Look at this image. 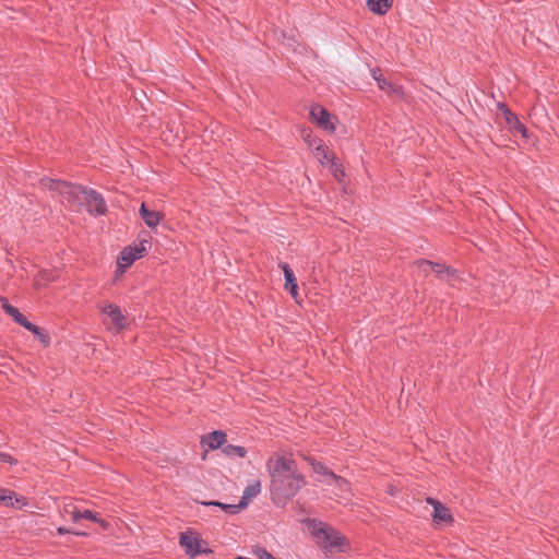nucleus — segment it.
<instances>
[{"label":"nucleus","instance_id":"b1692460","mask_svg":"<svg viewBox=\"0 0 559 559\" xmlns=\"http://www.w3.org/2000/svg\"><path fill=\"white\" fill-rule=\"evenodd\" d=\"M431 272L435 273L438 276H441L443 274L454 275V273H455L450 267H448V266H445L443 264H440V263H435V262H431Z\"/></svg>","mask_w":559,"mask_h":559},{"label":"nucleus","instance_id":"72a5a7b5","mask_svg":"<svg viewBox=\"0 0 559 559\" xmlns=\"http://www.w3.org/2000/svg\"><path fill=\"white\" fill-rule=\"evenodd\" d=\"M58 533H59L60 535H62V534H70V533H71V534H75V535H81V536H85V535H86V533H82V532H74V531H71V530L66 528V527H59V528H58Z\"/></svg>","mask_w":559,"mask_h":559},{"label":"nucleus","instance_id":"f704fd0d","mask_svg":"<svg viewBox=\"0 0 559 559\" xmlns=\"http://www.w3.org/2000/svg\"><path fill=\"white\" fill-rule=\"evenodd\" d=\"M371 75L372 78L378 82V79H382V75L381 73L379 72V70H371Z\"/></svg>","mask_w":559,"mask_h":559},{"label":"nucleus","instance_id":"393cba45","mask_svg":"<svg viewBox=\"0 0 559 559\" xmlns=\"http://www.w3.org/2000/svg\"><path fill=\"white\" fill-rule=\"evenodd\" d=\"M53 280V276L51 273L47 272V271H40L36 277H35V286L36 287H41L44 286L47 282L49 281H52Z\"/></svg>","mask_w":559,"mask_h":559},{"label":"nucleus","instance_id":"aec40b11","mask_svg":"<svg viewBox=\"0 0 559 559\" xmlns=\"http://www.w3.org/2000/svg\"><path fill=\"white\" fill-rule=\"evenodd\" d=\"M261 491V484L259 480H254L252 481L251 484H249L245 490H243V495L241 497V500L240 501H245L246 502V506L248 504V502L257 497Z\"/></svg>","mask_w":559,"mask_h":559},{"label":"nucleus","instance_id":"f8f14e48","mask_svg":"<svg viewBox=\"0 0 559 559\" xmlns=\"http://www.w3.org/2000/svg\"><path fill=\"white\" fill-rule=\"evenodd\" d=\"M1 308L20 325L25 329H33L34 324L31 323L26 317L19 311L17 308L11 306L7 298L0 297Z\"/></svg>","mask_w":559,"mask_h":559},{"label":"nucleus","instance_id":"6ab92c4d","mask_svg":"<svg viewBox=\"0 0 559 559\" xmlns=\"http://www.w3.org/2000/svg\"><path fill=\"white\" fill-rule=\"evenodd\" d=\"M202 504L219 507L224 512H226L228 514H235L238 511L246 508L245 501H240L238 504H227V503H222L218 501H204V502H202Z\"/></svg>","mask_w":559,"mask_h":559},{"label":"nucleus","instance_id":"6e6552de","mask_svg":"<svg viewBox=\"0 0 559 559\" xmlns=\"http://www.w3.org/2000/svg\"><path fill=\"white\" fill-rule=\"evenodd\" d=\"M179 543L190 557L210 551L206 547V543L192 532L181 533Z\"/></svg>","mask_w":559,"mask_h":559},{"label":"nucleus","instance_id":"9b49d317","mask_svg":"<svg viewBox=\"0 0 559 559\" xmlns=\"http://www.w3.org/2000/svg\"><path fill=\"white\" fill-rule=\"evenodd\" d=\"M427 502L433 507L432 520L436 524L452 522L450 510L444 504L432 498H427Z\"/></svg>","mask_w":559,"mask_h":559},{"label":"nucleus","instance_id":"4468645a","mask_svg":"<svg viewBox=\"0 0 559 559\" xmlns=\"http://www.w3.org/2000/svg\"><path fill=\"white\" fill-rule=\"evenodd\" d=\"M0 502L7 507H15L21 509L27 504L26 498L16 495L14 491L9 489L0 488Z\"/></svg>","mask_w":559,"mask_h":559},{"label":"nucleus","instance_id":"bb28decb","mask_svg":"<svg viewBox=\"0 0 559 559\" xmlns=\"http://www.w3.org/2000/svg\"><path fill=\"white\" fill-rule=\"evenodd\" d=\"M309 463L311 464V466L316 473L328 476L330 478V474L332 472L329 471V468L326 466H324L323 464H321L319 462H314L313 460H309Z\"/></svg>","mask_w":559,"mask_h":559},{"label":"nucleus","instance_id":"dca6fc26","mask_svg":"<svg viewBox=\"0 0 559 559\" xmlns=\"http://www.w3.org/2000/svg\"><path fill=\"white\" fill-rule=\"evenodd\" d=\"M280 267L283 270L285 276V289L296 299L298 296V285L293 270L287 263H281Z\"/></svg>","mask_w":559,"mask_h":559},{"label":"nucleus","instance_id":"7c9ffc66","mask_svg":"<svg viewBox=\"0 0 559 559\" xmlns=\"http://www.w3.org/2000/svg\"><path fill=\"white\" fill-rule=\"evenodd\" d=\"M330 169L333 171V175L340 179L341 176L344 175V171L341 167V165L336 162V159H333L329 163Z\"/></svg>","mask_w":559,"mask_h":559},{"label":"nucleus","instance_id":"2f4dec72","mask_svg":"<svg viewBox=\"0 0 559 559\" xmlns=\"http://www.w3.org/2000/svg\"><path fill=\"white\" fill-rule=\"evenodd\" d=\"M304 140L309 147H313L316 150V146L318 145V143H316L314 140H320V139L312 136L311 131H308L304 134Z\"/></svg>","mask_w":559,"mask_h":559},{"label":"nucleus","instance_id":"0eeeda50","mask_svg":"<svg viewBox=\"0 0 559 559\" xmlns=\"http://www.w3.org/2000/svg\"><path fill=\"white\" fill-rule=\"evenodd\" d=\"M310 118L319 128L331 133L335 132L337 118L321 105L311 106Z\"/></svg>","mask_w":559,"mask_h":559},{"label":"nucleus","instance_id":"20e7f679","mask_svg":"<svg viewBox=\"0 0 559 559\" xmlns=\"http://www.w3.org/2000/svg\"><path fill=\"white\" fill-rule=\"evenodd\" d=\"M266 467L272 479H275L277 486L281 485V477L290 475V473L297 471L296 462L282 454L272 455L266 463Z\"/></svg>","mask_w":559,"mask_h":559},{"label":"nucleus","instance_id":"c756f323","mask_svg":"<svg viewBox=\"0 0 559 559\" xmlns=\"http://www.w3.org/2000/svg\"><path fill=\"white\" fill-rule=\"evenodd\" d=\"M416 267L425 276L431 272V261L420 260L415 263Z\"/></svg>","mask_w":559,"mask_h":559},{"label":"nucleus","instance_id":"423d86ee","mask_svg":"<svg viewBox=\"0 0 559 559\" xmlns=\"http://www.w3.org/2000/svg\"><path fill=\"white\" fill-rule=\"evenodd\" d=\"M151 247V242L147 238L141 239L134 246L126 247L119 254L118 258V270L122 273L129 267L136 259L143 257V254Z\"/></svg>","mask_w":559,"mask_h":559},{"label":"nucleus","instance_id":"412c9836","mask_svg":"<svg viewBox=\"0 0 559 559\" xmlns=\"http://www.w3.org/2000/svg\"><path fill=\"white\" fill-rule=\"evenodd\" d=\"M223 453L228 457H245L247 450L240 445L227 444L222 449Z\"/></svg>","mask_w":559,"mask_h":559},{"label":"nucleus","instance_id":"a211bd4d","mask_svg":"<svg viewBox=\"0 0 559 559\" xmlns=\"http://www.w3.org/2000/svg\"><path fill=\"white\" fill-rule=\"evenodd\" d=\"M369 10L377 14H385L392 7V0H367Z\"/></svg>","mask_w":559,"mask_h":559},{"label":"nucleus","instance_id":"39448f33","mask_svg":"<svg viewBox=\"0 0 559 559\" xmlns=\"http://www.w3.org/2000/svg\"><path fill=\"white\" fill-rule=\"evenodd\" d=\"M103 314L104 324L111 331H121L130 324V319L124 314L121 308L115 304H105L99 306Z\"/></svg>","mask_w":559,"mask_h":559},{"label":"nucleus","instance_id":"c85d7f7f","mask_svg":"<svg viewBox=\"0 0 559 559\" xmlns=\"http://www.w3.org/2000/svg\"><path fill=\"white\" fill-rule=\"evenodd\" d=\"M378 86L380 90L389 92V93H400L397 87L391 85L385 79H378Z\"/></svg>","mask_w":559,"mask_h":559},{"label":"nucleus","instance_id":"5701e85b","mask_svg":"<svg viewBox=\"0 0 559 559\" xmlns=\"http://www.w3.org/2000/svg\"><path fill=\"white\" fill-rule=\"evenodd\" d=\"M82 519H86L92 522L98 523L105 530H108V527H109V524L106 521L99 519L96 513H94L90 510H85L82 512Z\"/></svg>","mask_w":559,"mask_h":559},{"label":"nucleus","instance_id":"f257e3e1","mask_svg":"<svg viewBox=\"0 0 559 559\" xmlns=\"http://www.w3.org/2000/svg\"><path fill=\"white\" fill-rule=\"evenodd\" d=\"M310 533L325 555L332 556L349 549L348 540L340 532L322 522L311 523Z\"/></svg>","mask_w":559,"mask_h":559},{"label":"nucleus","instance_id":"4be33fe9","mask_svg":"<svg viewBox=\"0 0 559 559\" xmlns=\"http://www.w3.org/2000/svg\"><path fill=\"white\" fill-rule=\"evenodd\" d=\"M38 338L39 346L48 347L51 345L50 336L40 328L34 325L33 329H28Z\"/></svg>","mask_w":559,"mask_h":559},{"label":"nucleus","instance_id":"473e14b6","mask_svg":"<svg viewBox=\"0 0 559 559\" xmlns=\"http://www.w3.org/2000/svg\"><path fill=\"white\" fill-rule=\"evenodd\" d=\"M0 462L14 464L15 460L10 454L0 452Z\"/></svg>","mask_w":559,"mask_h":559},{"label":"nucleus","instance_id":"a878e982","mask_svg":"<svg viewBox=\"0 0 559 559\" xmlns=\"http://www.w3.org/2000/svg\"><path fill=\"white\" fill-rule=\"evenodd\" d=\"M330 478L333 481V484L341 490V491H348V483L344 478L336 476L334 473L330 474Z\"/></svg>","mask_w":559,"mask_h":559},{"label":"nucleus","instance_id":"f3484780","mask_svg":"<svg viewBox=\"0 0 559 559\" xmlns=\"http://www.w3.org/2000/svg\"><path fill=\"white\" fill-rule=\"evenodd\" d=\"M314 142L318 143L314 156L321 165L328 166L331 160L336 159L335 154L324 145L322 140H314Z\"/></svg>","mask_w":559,"mask_h":559},{"label":"nucleus","instance_id":"ddd939ff","mask_svg":"<svg viewBox=\"0 0 559 559\" xmlns=\"http://www.w3.org/2000/svg\"><path fill=\"white\" fill-rule=\"evenodd\" d=\"M140 216L148 228H156L164 219V214L159 211L150 210L145 203L140 206Z\"/></svg>","mask_w":559,"mask_h":559},{"label":"nucleus","instance_id":"1a4fd4ad","mask_svg":"<svg viewBox=\"0 0 559 559\" xmlns=\"http://www.w3.org/2000/svg\"><path fill=\"white\" fill-rule=\"evenodd\" d=\"M498 111L502 116L504 123L510 132L520 133L524 139L528 138V131L525 126L519 120L518 116H515L509 110V108H507L504 104H498Z\"/></svg>","mask_w":559,"mask_h":559},{"label":"nucleus","instance_id":"2eb2a0df","mask_svg":"<svg viewBox=\"0 0 559 559\" xmlns=\"http://www.w3.org/2000/svg\"><path fill=\"white\" fill-rule=\"evenodd\" d=\"M201 443L206 450H216L226 443V433L219 430L213 431L205 436Z\"/></svg>","mask_w":559,"mask_h":559},{"label":"nucleus","instance_id":"cd10ccee","mask_svg":"<svg viewBox=\"0 0 559 559\" xmlns=\"http://www.w3.org/2000/svg\"><path fill=\"white\" fill-rule=\"evenodd\" d=\"M64 512L71 516L73 522H78L82 519V512L72 504L66 506Z\"/></svg>","mask_w":559,"mask_h":559},{"label":"nucleus","instance_id":"7ed1b4c3","mask_svg":"<svg viewBox=\"0 0 559 559\" xmlns=\"http://www.w3.org/2000/svg\"><path fill=\"white\" fill-rule=\"evenodd\" d=\"M44 185L49 190L59 192L63 200L72 206L81 207L85 202L84 197L87 189L82 186H75L53 179L45 180Z\"/></svg>","mask_w":559,"mask_h":559},{"label":"nucleus","instance_id":"9d476101","mask_svg":"<svg viewBox=\"0 0 559 559\" xmlns=\"http://www.w3.org/2000/svg\"><path fill=\"white\" fill-rule=\"evenodd\" d=\"M84 203L90 213L103 215L106 213V204L103 197L94 190L87 189L84 197Z\"/></svg>","mask_w":559,"mask_h":559},{"label":"nucleus","instance_id":"f03ea898","mask_svg":"<svg viewBox=\"0 0 559 559\" xmlns=\"http://www.w3.org/2000/svg\"><path fill=\"white\" fill-rule=\"evenodd\" d=\"M305 479L298 471L290 473V475H286L281 477V485L277 486L275 479L271 480V492L274 501L280 503H285L286 500L294 497L300 488L305 486Z\"/></svg>","mask_w":559,"mask_h":559}]
</instances>
